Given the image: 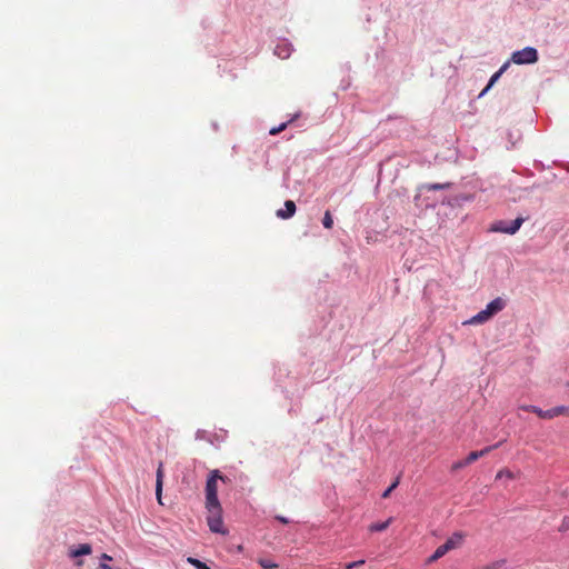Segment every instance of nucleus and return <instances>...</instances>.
<instances>
[{
    "mask_svg": "<svg viewBox=\"0 0 569 569\" xmlns=\"http://www.w3.org/2000/svg\"><path fill=\"white\" fill-rule=\"evenodd\" d=\"M218 480H221L224 483H228L230 480L228 477L221 475L219 470L210 471L208 479L206 481V506L214 507L216 505H220L218 499Z\"/></svg>",
    "mask_w": 569,
    "mask_h": 569,
    "instance_id": "f257e3e1",
    "label": "nucleus"
},
{
    "mask_svg": "<svg viewBox=\"0 0 569 569\" xmlns=\"http://www.w3.org/2000/svg\"><path fill=\"white\" fill-rule=\"evenodd\" d=\"M466 535L461 531L453 532L443 545L439 546L435 552L427 559V563L435 562L447 555L449 551L462 546Z\"/></svg>",
    "mask_w": 569,
    "mask_h": 569,
    "instance_id": "f03ea898",
    "label": "nucleus"
},
{
    "mask_svg": "<svg viewBox=\"0 0 569 569\" xmlns=\"http://www.w3.org/2000/svg\"><path fill=\"white\" fill-rule=\"evenodd\" d=\"M206 509L208 511L207 522L210 530L216 533H227L223 527L221 505H216L214 507L206 506Z\"/></svg>",
    "mask_w": 569,
    "mask_h": 569,
    "instance_id": "7ed1b4c3",
    "label": "nucleus"
},
{
    "mask_svg": "<svg viewBox=\"0 0 569 569\" xmlns=\"http://www.w3.org/2000/svg\"><path fill=\"white\" fill-rule=\"evenodd\" d=\"M511 61L516 64H530L538 61V51L532 47H526L511 54Z\"/></svg>",
    "mask_w": 569,
    "mask_h": 569,
    "instance_id": "20e7f679",
    "label": "nucleus"
},
{
    "mask_svg": "<svg viewBox=\"0 0 569 569\" xmlns=\"http://www.w3.org/2000/svg\"><path fill=\"white\" fill-rule=\"evenodd\" d=\"M499 446H500V443H496L493 446L486 447L485 449L479 450V451H471L467 456L466 462H468L470 465V463L475 462L476 460H478L479 458L489 453L491 450L497 449Z\"/></svg>",
    "mask_w": 569,
    "mask_h": 569,
    "instance_id": "39448f33",
    "label": "nucleus"
},
{
    "mask_svg": "<svg viewBox=\"0 0 569 569\" xmlns=\"http://www.w3.org/2000/svg\"><path fill=\"white\" fill-rule=\"evenodd\" d=\"M296 212V203L292 200H287L284 202V210L280 209L277 211V217L281 219H289Z\"/></svg>",
    "mask_w": 569,
    "mask_h": 569,
    "instance_id": "423d86ee",
    "label": "nucleus"
},
{
    "mask_svg": "<svg viewBox=\"0 0 569 569\" xmlns=\"http://www.w3.org/2000/svg\"><path fill=\"white\" fill-rule=\"evenodd\" d=\"M162 486H163V468H162V463H160L157 469V481H156V496H157V500L160 505H162V501H161Z\"/></svg>",
    "mask_w": 569,
    "mask_h": 569,
    "instance_id": "0eeeda50",
    "label": "nucleus"
},
{
    "mask_svg": "<svg viewBox=\"0 0 569 569\" xmlns=\"http://www.w3.org/2000/svg\"><path fill=\"white\" fill-rule=\"evenodd\" d=\"M509 67V62H506L503 63L500 69L495 72L490 80H489V83L487 84V87L482 90V92L480 93V96H483L497 81L498 79L501 77V74L508 69Z\"/></svg>",
    "mask_w": 569,
    "mask_h": 569,
    "instance_id": "6e6552de",
    "label": "nucleus"
},
{
    "mask_svg": "<svg viewBox=\"0 0 569 569\" xmlns=\"http://www.w3.org/2000/svg\"><path fill=\"white\" fill-rule=\"evenodd\" d=\"M505 307V301L501 298H496L491 302H489L486 307V310L492 317L497 312L501 311Z\"/></svg>",
    "mask_w": 569,
    "mask_h": 569,
    "instance_id": "1a4fd4ad",
    "label": "nucleus"
},
{
    "mask_svg": "<svg viewBox=\"0 0 569 569\" xmlns=\"http://www.w3.org/2000/svg\"><path fill=\"white\" fill-rule=\"evenodd\" d=\"M92 551L91 546L89 543H82L76 549H70L69 556L71 558H77L80 556L90 555Z\"/></svg>",
    "mask_w": 569,
    "mask_h": 569,
    "instance_id": "9d476101",
    "label": "nucleus"
},
{
    "mask_svg": "<svg viewBox=\"0 0 569 569\" xmlns=\"http://www.w3.org/2000/svg\"><path fill=\"white\" fill-rule=\"evenodd\" d=\"M490 318H491V316L485 309V310L478 312L476 316H473L469 321H467V323L480 325V323H483V322L488 321Z\"/></svg>",
    "mask_w": 569,
    "mask_h": 569,
    "instance_id": "9b49d317",
    "label": "nucleus"
},
{
    "mask_svg": "<svg viewBox=\"0 0 569 569\" xmlns=\"http://www.w3.org/2000/svg\"><path fill=\"white\" fill-rule=\"evenodd\" d=\"M523 221H525V219L519 217V218L515 219L513 221H511L510 223H508L507 229H501V230L503 233L515 234L520 229Z\"/></svg>",
    "mask_w": 569,
    "mask_h": 569,
    "instance_id": "f8f14e48",
    "label": "nucleus"
},
{
    "mask_svg": "<svg viewBox=\"0 0 569 569\" xmlns=\"http://www.w3.org/2000/svg\"><path fill=\"white\" fill-rule=\"evenodd\" d=\"M568 407L558 406L547 410V419H553L555 417L567 415Z\"/></svg>",
    "mask_w": 569,
    "mask_h": 569,
    "instance_id": "ddd939ff",
    "label": "nucleus"
},
{
    "mask_svg": "<svg viewBox=\"0 0 569 569\" xmlns=\"http://www.w3.org/2000/svg\"><path fill=\"white\" fill-rule=\"evenodd\" d=\"M391 522H392V518H389L388 520H386L383 522L371 523L369 526V531H371V532L383 531L390 526Z\"/></svg>",
    "mask_w": 569,
    "mask_h": 569,
    "instance_id": "4468645a",
    "label": "nucleus"
},
{
    "mask_svg": "<svg viewBox=\"0 0 569 569\" xmlns=\"http://www.w3.org/2000/svg\"><path fill=\"white\" fill-rule=\"evenodd\" d=\"M297 117H298V116H295V118H292L291 120H289V121H287V122H283V123L279 124L278 127H273V128H271V129H270V131H269V133H270L271 136H276V134H278V133L282 132V131L288 127V124H289V123H291V122H292Z\"/></svg>",
    "mask_w": 569,
    "mask_h": 569,
    "instance_id": "2eb2a0df",
    "label": "nucleus"
},
{
    "mask_svg": "<svg viewBox=\"0 0 569 569\" xmlns=\"http://www.w3.org/2000/svg\"><path fill=\"white\" fill-rule=\"evenodd\" d=\"M322 224L326 229H331L333 226V219L329 210L325 212Z\"/></svg>",
    "mask_w": 569,
    "mask_h": 569,
    "instance_id": "dca6fc26",
    "label": "nucleus"
},
{
    "mask_svg": "<svg viewBox=\"0 0 569 569\" xmlns=\"http://www.w3.org/2000/svg\"><path fill=\"white\" fill-rule=\"evenodd\" d=\"M258 563L261 566L262 569H276V568H278V565L274 563L270 559H259Z\"/></svg>",
    "mask_w": 569,
    "mask_h": 569,
    "instance_id": "f3484780",
    "label": "nucleus"
},
{
    "mask_svg": "<svg viewBox=\"0 0 569 569\" xmlns=\"http://www.w3.org/2000/svg\"><path fill=\"white\" fill-rule=\"evenodd\" d=\"M187 561L190 565H192L196 569H211L204 562L200 561L199 559L192 558V557H189Z\"/></svg>",
    "mask_w": 569,
    "mask_h": 569,
    "instance_id": "a211bd4d",
    "label": "nucleus"
},
{
    "mask_svg": "<svg viewBox=\"0 0 569 569\" xmlns=\"http://www.w3.org/2000/svg\"><path fill=\"white\" fill-rule=\"evenodd\" d=\"M558 531L561 533L569 531V515L565 516L561 519V522L558 527Z\"/></svg>",
    "mask_w": 569,
    "mask_h": 569,
    "instance_id": "6ab92c4d",
    "label": "nucleus"
},
{
    "mask_svg": "<svg viewBox=\"0 0 569 569\" xmlns=\"http://www.w3.org/2000/svg\"><path fill=\"white\" fill-rule=\"evenodd\" d=\"M400 478L398 477L382 493V498H388L390 493L399 486Z\"/></svg>",
    "mask_w": 569,
    "mask_h": 569,
    "instance_id": "aec40b11",
    "label": "nucleus"
},
{
    "mask_svg": "<svg viewBox=\"0 0 569 569\" xmlns=\"http://www.w3.org/2000/svg\"><path fill=\"white\" fill-rule=\"evenodd\" d=\"M506 563V560H496L486 565L482 569H501Z\"/></svg>",
    "mask_w": 569,
    "mask_h": 569,
    "instance_id": "412c9836",
    "label": "nucleus"
},
{
    "mask_svg": "<svg viewBox=\"0 0 569 569\" xmlns=\"http://www.w3.org/2000/svg\"><path fill=\"white\" fill-rule=\"evenodd\" d=\"M508 222L506 221H498L497 223L492 224L490 230L496 232H502L501 229H507Z\"/></svg>",
    "mask_w": 569,
    "mask_h": 569,
    "instance_id": "4be33fe9",
    "label": "nucleus"
},
{
    "mask_svg": "<svg viewBox=\"0 0 569 569\" xmlns=\"http://www.w3.org/2000/svg\"><path fill=\"white\" fill-rule=\"evenodd\" d=\"M531 412L536 413L539 418H542V419H547V410H542L541 408L539 407H531Z\"/></svg>",
    "mask_w": 569,
    "mask_h": 569,
    "instance_id": "5701e85b",
    "label": "nucleus"
},
{
    "mask_svg": "<svg viewBox=\"0 0 569 569\" xmlns=\"http://www.w3.org/2000/svg\"><path fill=\"white\" fill-rule=\"evenodd\" d=\"M450 183H432L427 187L428 190H441L445 188H449Z\"/></svg>",
    "mask_w": 569,
    "mask_h": 569,
    "instance_id": "b1692460",
    "label": "nucleus"
},
{
    "mask_svg": "<svg viewBox=\"0 0 569 569\" xmlns=\"http://www.w3.org/2000/svg\"><path fill=\"white\" fill-rule=\"evenodd\" d=\"M468 465H469V463H468V462H466V459H463V460H460V461L455 462V463L452 465L451 469H452L453 471H456V470H459V469H462V468L467 467Z\"/></svg>",
    "mask_w": 569,
    "mask_h": 569,
    "instance_id": "393cba45",
    "label": "nucleus"
},
{
    "mask_svg": "<svg viewBox=\"0 0 569 569\" xmlns=\"http://www.w3.org/2000/svg\"><path fill=\"white\" fill-rule=\"evenodd\" d=\"M502 476H503V477H507V478H509V479H512V478H513L512 472H511L510 470H508V469L500 470V471L497 473L496 478H501Z\"/></svg>",
    "mask_w": 569,
    "mask_h": 569,
    "instance_id": "a878e982",
    "label": "nucleus"
},
{
    "mask_svg": "<svg viewBox=\"0 0 569 569\" xmlns=\"http://www.w3.org/2000/svg\"><path fill=\"white\" fill-rule=\"evenodd\" d=\"M363 563H365V560L361 559V560H358V561L349 562L345 567H346V569H352V568L362 566Z\"/></svg>",
    "mask_w": 569,
    "mask_h": 569,
    "instance_id": "bb28decb",
    "label": "nucleus"
},
{
    "mask_svg": "<svg viewBox=\"0 0 569 569\" xmlns=\"http://www.w3.org/2000/svg\"><path fill=\"white\" fill-rule=\"evenodd\" d=\"M277 519L282 523H288V519L281 516H278Z\"/></svg>",
    "mask_w": 569,
    "mask_h": 569,
    "instance_id": "cd10ccee",
    "label": "nucleus"
},
{
    "mask_svg": "<svg viewBox=\"0 0 569 569\" xmlns=\"http://www.w3.org/2000/svg\"><path fill=\"white\" fill-rule=\"evenodd\" d=\"M531 407L532 406H521L520 409L531 412Z\"/></svg>",
    "mask_w": 569,
    "mask_h": 569,
    "instance_id": "c85d7f7f",
    "label": "nucleus"
},
{
    "mask_svg": "<svg viewBox=\"0 0 569 569\" xmlns=\"http://www.w3.org/2000/svg\"><path fill=\"white\" fill-rule=\"evenodd\" d=\"M100 568L101 569H112L109 565L107 563H100Z\"/></svg>",
    "mask_w": 569,
    "mask_h": 569,
    "instance_id": "c756f323",
    "label": "nucleus"
},
{
    "mask_svg": "<svg viewBox=\"0 0 569 569\" xmlns=\"http://www.w3.org/2000/svg\"><path fill=\"white\" fill-rule=\"evenodd\" d=\"M101 558L103 560H111L112 558L110 556H108L107 553H102Z\"/></svg>",
    "mask_w": 569,
    "mask_h": 569,
    "instance_id": "7c9ffc66",
    "label": "nucleus"
},
{
    "mask_svg": "<svg viewBox=\"0 0 569 569\" xmlns=\"http://www.w3.org/2000/svg\"><path fill=\"white\" fill-rule=\"evenodd\" d=\"M567 416H569V407H568Z\"/></svg>",
    "mask_w": 569,
    "mask_h": 569,
    "instance_id": "2f4dec72",
    "label": "nucleus"
}]
</instances>
